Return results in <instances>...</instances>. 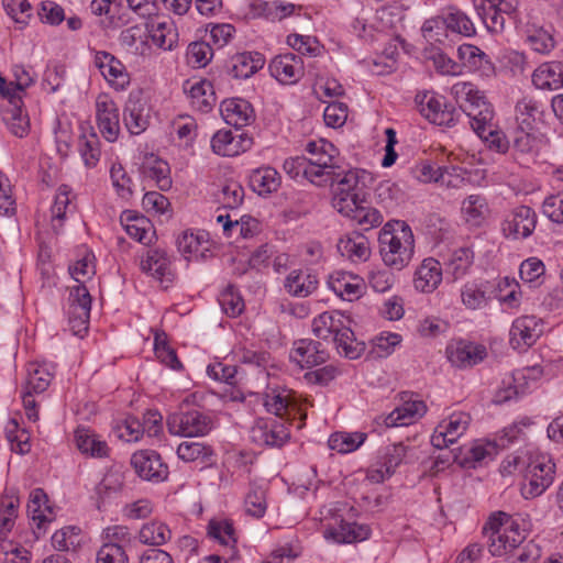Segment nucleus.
I'll use <instances>...</instances> for the list:
<instances>
[{
  "label": "nucleus",
  "mask_w": 563,
  "mask_h": 563,
  "mask_svg": "<svg viewBox=\"0 0 563 563\" xmlns=\"http://www.w3.org/2000/svg\"><path fill=\"white\" fill-rule=\"evenodd\" d=\"M466 221L479 224L488 211L486 199L481 195H471L462 203Z\"/></svg>",
  "instance_id": "a18cd8bd"
},
{
  "label": "nucleus",
  "mask_w": 563,
  "mask_h": 563,
  "mask_svg": "<svg viewBox=\"0 0 563 563\" xmlns=\"http://www.w3.org/2000/svg\"><path fill=\"white\" fill-rule=\"evenodd\" d=\"M49 373L38 366H30L27 369V378L25 383V390L34 394L43 393L49 385Z\"/></svg>",
  "instance_id": "bf43d9fd"
},
{
  "label": "nucleus",
  "mask_w": 563,
  "mask_h": 563,
  "mask_svg": "<svg viewBox=\"0 0 563 563\" xmlns=\"http://www.w3.org/2000/svg\"><path fill=\"white\" fill-rule=\"evenodd\" d=\"M537 213L528 206H519L504 220L501 230L506 238L527 239L537 225Z\"/></svg>",
  "instance_id": "9b49d317"
},
{
  "label": "nucleus",
  "mask_w": 563,
  "mask_h": 563,
  "mask_svg": "<svg viewBox=\"0 0 563 563\" xmlns=\"http://www.w3.org/2000/svg\"><path fill=\"white\" fill-rule=\"evenodd\" d=\"M177 455L185 462H210L213 451L210 446L199 442L184 441L177 448Z\"/></svg>",
  "instance_id": "37998d69"
},
{
  "label": "nucleus",
  "mask_w": 563,
  "mask_h": 563,
  "mask_svg": "<svg viewBox=\"0 0 563 563\" xmlns=\"http://www.w3.org/2000/svg\"><path fill=\"white\" fill-rule=\"evenodd\" d=\"M207 244L205 234H195L188 231L183 232L177 239V249L186 260H190L191 256L205 257L206 252L209 251Z\"/></svg>",
  "instance_id": "4c0bfd02"
},
{
  "label": "nucleus",
  "mask_w": 563,
  "mask_h": 563,
  "mask_svg": "<svg viewBox=\"0 0 563 563\" xmlns=\"http://www.w3.org/2000/svg\"><path fill=\"white\" fill-rule=\"evenodd\" d=\"M427 412V406L422 400H408L401 407H397L387 416L376 418L377 424H385L387 428L408 426L416 418H421Z\"/></svg>",
  "instance_id": "6ab92c4d"
},
{
  "label": "nucleus",
  "mask_w": 563,
  "mask_h": 563,
  "mask_svg": "<svg viewBox=\"0 0 563 563\" xmlns=\"http://www.w3.org/2000/svg\"><path fill=\"white\" fill-rule=\"evenodd\" d=\"M75 440L78 450L92 457H104L108 455L109 448L106 441H102L89 429L78 428L75 432Z\"/></svg>",
  "instance_id": "473e14b6"
},
{
  "label": "nucleus",
  "mask_w": 563,
  "mask_h": 563,
  "mask_svg": "<svg viewBox=\"0 0 563 563\" xmlns=\"http://www.w3.org/2000/svg\"><path fill=\"white\" fill-rule=\"evenodd\" d=\"M450 362L457 367H472L482 362L486 355V347L471 342H459L454 347L448 349Z\"/></svg>",
  "instance_id": "5701e85b"
},
{
  "label": "nucleus",
  "mask_w": 563,
  "mask_h": 563,
  "mask_svg": "<svg viewBox=\"0 0 563 563\" xmlns=\"http://www.w3.org/2000/svg\"><path fill=\"white\" fill-rule=\"evenodd\" d=\"M323 534L325 539H331L336 543H352L368 539L371 528L367 525L340 519L338 527L327 528Z\"/></svg>",
  "instance_id": "412c9836"
},
{
  "label": "nucleus",
  "mask_w": 563,
  "mask_h": 563,
  "mask_svg": "<svg viewBox=\"0 0 563 563\" xmlns=\"http://www.w3.org/2000/svg\"><path fill=\"white\" fill-rule=\"evenodd\" d=\"M287 44L300 54H308L309 56L320 54V45L316 37L290 34L287 36Z\"/></svg>",
  "instance_id": "69168bd1"
},
{
  "label": "nucleus",
  "mask_w": 563,
  "mask_h": 563,
  "mask_svg": "<svg viewBox=\"0 0 563 563\" xmlns=\"http://www.w3.org/2000/svg\"><path fill=\"white\" fill-rule=\"evenodd\" d=\"M521 424L529 426L530 422L527 420L520 423H514L505 428L495 440L473 446L468 450V456L465 457V462L481 463L486 459H493L498 453V450L506 449L523 434Z\"/></svg>",
  "instance_id": "6e6552de"
},
{
  "label": "nucleus",
  "mask_w": 563,
  "mask_h": 563,
  "mask_svg": "<svg viewBox=\"0 0 563 563\" xmlns=\"http://www.w3.org/2000/svg\"><path fill=\"white\" fill-rule=\"evenodd\" d=\"M5 432H7V439L11 443L12 451L20 453V454H25V453L30 452L31 444L29 442V437H27L25 430H22L19 433V424H18L16 420L11 419L8 422Z\"/></svg>",
  "instance_id": "5fc2aeb1"
},
{
  "label": "nucleus",
  "mask_w": 563,
  "mask_h": 563,
  "mask_svg": "<svg viewBox=\"0 0 563 563\" xmlns=\"http://www.w3.org/2000/svg\"><path fill=\"white\" fill-rule=\"evenodd\" d=\"M474 254L470 249L456 250L445 264V275L455 282L465 276L473 264Z\"/></svg>",
  "instance_id": "e433bc0d"
},
{
  "label": "nucleus",
  "mask_w": 563,
  "mask_h": 563,
  "mask_svg": "<svg viewBox=\"0 0 563 563\" xmlns=\"http://www.w3.org/2000/svg\"><path fill=\"white\" fill-rule=\"evenodd\" d=\"M95 64L104 79L117 90H123L130 84L129 74L120 59L108 52H98Z\"/></svg>",
  "instance_id": "ddd939ff"
},
{
  "label": "nucleus",
  "mask_w": 563,
  "mask_h": 563,
  "mask_svg": "<svg viewBox=\"0 0 563 563\" xmlns=\"http://www.w3.org/2000/svg\"><path fill=\"white\" fill-rule=\"evenodd\" d=\"M318 287V278L309 269L291 272L285 280L287 291L296 297H307Z\"/></svg>",
  "instance_id": "7c9ffc66"
},
{
  "label": "nucleus",
  "mask_w": 563,
  "mask_h": 563,
  "mask_svg": "<svg viewBox=\"0 0 563 563\" xmlns=\"http://www.w3.org/2000/svg\"><path fill=\"white\" fill-rule=\"evenodd\" d=\"M338 251L350 260L366 261L369 256L367 239L358 233L347 234L338 242Z\"/></svg>",
  "instance_id": "72a5a7b5"
},
{
  "label": "nucleus",
  "mask_w": 563,
  "mask_h": 563,
  "mask_svg": "<svg viewBox=\"0 0 563 563\" xmlns=\"http://www.w3.org/2000/svg\"><path fill=\"white\" fill-rule=\"evenodd\" d=\"M345 322L350 323V320L342 313L338 311H325L313 319L312 332L318 339L332 341L334 334H336Z\"/></svg>",
  "instance_id": "c85d7f7f"
},
{
  "label": "nucleus",
  "mask_w": 563,
  "mask_h": 563,
  "mask_svg": "<svg viewBox=\"0 0 563 563\" xmlns=\"http://www.w3.org/2000/svg\"><path fill=\"white\" fill-rule=\"evenodd\" d=\"M97 125L102 136L114 142L120 132L119 108L106 93H100L96 99Z\"/></svg>",
  "instance_id": "9d476101"
},
{
  "label": "nucleus",
  "mask_w": 563,
  "mask_h": 563,
  "mask_svg": "<svg viewBox=\"0 0 563 563\" xmlns=\"http://www.w3.org/2000/svg\"><path fill=\"white\" fill-rule=\"evenodd\" d=\"M328 358L329 354L322 347V344L310 339L296 341L290 351V360L302 368L323 364Z\"/></svg>",
  "instance_id": "4468645a"
},
{
  "label": "nucleus",
  "mask_w": 563,
  "mask_h": 563,
  "mask_svg": "<svg viewBox=\"0 0 563 563\" xmlns=\"http://www.w3.org/2000/svg\"><path fill=\"white\" fill-rule=\"evenodd\" d=\"M279 185V175L272 167L255 169L250 175L251 188L261 196L276 191Z\"/></svg>",
  "instance_id": "f704fd0d"
},
{
  "label": "nucleus",
  "mask_w": 563,
  "mask_h": 563,
  "mask_svg": "<svg viewBox=\"0 0 563 563\" xmlns=\"http://www.w3.org/2000/svg\"><path fill=\"white\" fill-rule=\"evenodd\" d=\"M269 71L282 84H295L303 75L301 57L292 53L276 56L269 64Z\"/></svg>",
  "instance_id": "2eb2a0df"
},
{
  "label": "nucleus",
  "mask_w": 563,
  "mask_h": 563,
  "mask_svg": "<svg viewBox=\"0 0 563 563\" xmlns=\"http://www.w3.org/2000/svg\"><path fill=\"white\" fill-rule=\"evenodd\" d=\"M366 438L363 432H335L330 435L329 448L339 453H350L358 449Z\"/></svg>",
  "instance_id": "a19ab883"
},
{
  "label": "nucleus",
  "mask_w": 563,
  "mask_h": 563,
  "mask_svg": "<svg viewBox=\"0 0 563 563\" xmlns=\"http://www.w3.org/2000/svg\"><path fill=\"white\" fill-rule=\"evenodd\" d=\"M250 433L253 442L271 448L283 446L290 437L288 428L278 418L256 419Z\"/></svg>",
  "instance_id": "1a4fd4ad"
},
{
  "label": "nucleus",
  "mask_w": 563,
  "mask_h": 563,
  "mask_svg": "<svg viewBox=\"0 0 563 563\" xmlns=\"http://www.w3.org/2000/svg\"><path fill=\"white\" fill-rule=\"evenodd\" d=\"M459 58L471 68H483L484 70L492 69V64L487 56L477 46L471 44H463L457 49Z\"/></svg>",
  "instance_id": "49530a36"
},
{
  "label": "nucleus",
  "mask_w": 563,
  "mask_h": 563,
  "mask_svg": "<svg viewBox=\"0 0 563 563\" xmlns=\"http://www.w3.org/2000/svg\"><path fill=\"white\" fill-rule=\"evenodd\" d=\"M542 114L541 104L532 97H522L516 104L517 126L527 131H536L537 120Z\"/></svg>",
  "instance_id": "2f4dec72"
},
{
  "label": "nucleus",
  "mask_w": 563,
  "mask_h": 563,
  "mask_svg": "<svg viewBox=\"0 0 563 563\" xmlns=\"http://www.w3.org/2000/svg\"><path fill=\"white\" fill-rule=\"evenodd\" d=\"M320 148V153L308 159V165L313 167L340 169L341 167L335 161L338 155L335 146L330 142H323V145Z\"/></svg>",
  "instance_id": "13d9d810"
},
{
  "label": "nucleus",
  "mask_w": 563,
  "mask_h": 563,
  "mask_svg": "<svg viewBox=\"0 0 563 563\" xmlns=\"http://www.w3.org/2000/svg\"><path fill=\"white\" fill-rule=\"evenodd\" d=\"M212 55V48L206 42L190 43L187 49V58L189 63L198 67L206 66L211 60Z\"/></svg>",
  "instance_id": "774afa93"
},
{
  "label": "nucleus",
  "mask_w": 563,
  "mask_h": 563,
  "mask_svg": "<svg viewBox=\"0 0 563 563\" xmlns=\"http://www.w3.org/2000/svg\"><path fill=\"white\" fill-rule=\"evenodd\" d=\"M541 332L539 320L534 316H523L514 321L510 329V340L517 342V344H520L521 341L525 345L531 346Z\"/></svg>",
  "instance_id": "bb28decb"
},
{
  "label": "nucleus",
  "mask_w": 563,
  "mask_h": 563,
  "mask_svg": "<svg viewBox=\"0 0 563 563\" xmlns=\"http://www.w3.org/2000/svg\"><path fill=\"white\" fill-rule=\"evenodd\" d=\"M379 253L385 265L401 271L411 261L415 238L410 227L400 220L387 222L379 232Z\"/></svg>",
  "instance_id": "7ed1b4c3"
},
{
  "label": "nucleus",
  "mask_w": 563,
  "mask_h": 563,
  "mask_svg": "<svg viewBox=\"0 0 563 563\" xmlns=\"http://www.w3.org/2000/svg\"><path fill=\"white\" fill-rule=\"evenodd\" d=\"M2 120L9 131L18 137H23L29 133L30 120L26 113H23L22 97H13L8 103H0Z\"/></svg>",
  "instance_id": "a211bd4d"
},
{
  "label": "nucleus",
  "mask_w": 563,
  "mask_h": 563,
  "mask_svg": "<svg viewBox=\"0 0 563 563\" xmlns=\"http://www.w3.org/2000/svg\"><path fill=\"white\" fill-rule=\"evenodd\" d=\"M208 536L217 539L221 544L229 545L235 543V530L233 523L229 519H212L208 525Z\"/></svg>",
  "instance_id": "de8ad7c7"
},
{
  "label": "nucleus",
  "mask_w": 563,
  "mask_h": 563,
  "mask_svg": "<svg viewBox=\"0 0 563 563\" xmlns=\"http://www.w3.org/2000/svg\"><path fill=\"white\" fill-rule=\"evenodd\" d=\"M78 534L77 527H65L53 534L52 545L58 551L75 549L79 544Z\"/></svg>",
  "instance_id": "4d7b16f0"
},
{
  "label": "nucleus",
  "mask_w": 563,
  "mask_h": 563,
  "mask_svg": "<svg viewBox=\"0 0 563 563\" xmlns=\"http://www.w3.org/2000/svg\"><path fill=\"white\" fill-rule=\"evenodd\" d=\"M253 140L245 133L233 134L230 130H220L211 139L212 151L222 156H235L247 151Z\"/></svg>",
  "instance_id": "f3484780"
},
{
  "label": "nucleus",
  "mask_w": 563,
  "mask_h": 563,
  "mask_svg": "<svg viewBox=\"0 0 563 563\" xmlns=\"http://www.w3.org/2000/svg\"><path fill=\"white\" fill-rule=\"evenodd\" d=\"M442 280L440 263L432 258H426L418 267L415 276V287L422 292H432Z\"/></svg>",
  "instance_id": "b1692460"
},
{
  "label": "nucleus",
  "mask_w": 563,
  "mask_h": 563,
  "mask_svg": "<svg viewBox=\"0 0 563 563\" xmlns=\"http://www.w3.org/2000/svg\"><path fill=\"white\" fill-rule=\"evenodd\" d=\"M452 92L457 99H465L466 103L463 106L462 111L467 117L468 123L477 135L484 134L487 129L493 126V107L472 84L457 82L452 87Z\"/></svg>",
  "instance_id": "39448f33"
},
{
  "label": "nucleus",
  "mask_w": 563,
  "mask_h": 563,
  "mask_svg": "<svg viewBox=\"0 0 563 563\" xmlns=\"http://www.w3.org/2000/svg\"><path fill=\"white\" fill-rule=\"evenodd\" d=\"M97 563H129V559L122 545L108 542L99 549Z\"/></svg>",
  "instance_id": "0e129e2a"
},
{
  "label": "nucleus",
  "mask_w": 563,
  "mask_h": 563,
  "mask_svg": "<svg viewBox=\"0 0 563 563\" xmlns=\"http://www.w3.org/2000/svg\"><path fill=\"white\" fill-rule=\"evenodd\" d=\"M219 303L223 312L229 317H236L244 309V301L241 296L234 291L233 286H229L220 295Z\"/></svg>",
  "instance_id": "e2e57ef3"
},
{
  "label": "nucleus",
  "mask_w": 563,
  "mask_h": 563,
  "mask_svg": "<svg viewBox=\"0 0 563 563\" xmlns=\"http://www.w3.org/2000/svg\"><path fill=\"white\" fill-rule=\"evenodd\" d=\"M194 103L203 112H208L216 103L213 86L208 80H200L191 85L189 89Z\"/></svg>",
  "instance_id": "79ce46f5"
},
{
  "label": "nucleus",
  "mask_w": 563,
  "mask_h": 563,
  "mask_svg": "<svg viewBox=\"0 0 563 563\" xmlns=\"http://www.w3.org/2000/svg\"><path fill=\"white\" fill-rule=\"evenodd\" d=\"M264 64L265 58L261 53L244 52L232 57L229 73L234 78L245 79L262 69Z\"/></svg>",
  "instance_id": "a878e982"
},
{
  "label": "nucleus",
  "mask_w": 563,
  "mask_h": 563,
  "mask_svg": "<svg viewBox=\"0 0 563 563\" xmlns=\"http://www.w3.org/2000/svg\"><path fill=\"white\" fill-rule=\"evenodd\" d=\"M421 32L428 42L443 43L448 37L444 16H434L424 21Z\"/></svg>",
  "instance_id": "864d4df0"
},
{
  "label": "nucleus",
  "mask_w": 563,
  "mask_h": 563,
  "mask_svg": "<svg viewBox=\"0 0 563 563\" xmlns=\"http://www.w3.org/2000/svg\"><path fill=\"white\" fill-rule=\"evenodd\" d=\"M220 112L223 120L236 130L249 125L254 120V110L251 103L240 98L222 101Z\"/></svg>",
  "instance_id": "aec40b11"
},
{
  "label": "nucleus",
  "mask_w": 563,
  "mask_h": 563,
  "mask_svg": "<svg viewBox=\"0 0 563 563\" xmlns=\"http://www.w3.org/2000/svg\"><path fill=\"white\" fill-rule=\"evenodd\" d=\"M329 287L344 300L352 301L362 295L363 279L347 272H334L329 277Z\"/></svg>",
  "instance_id": "4be33fe9"
},
{
  "label": "nucleus",
  "mask_w": 563,
  "mask_h": 563,
  "mask_svg": "<svg viewBox=\"0 0 563 563\" xmlns=\"http://www.w3.org/2000/svg\"><path fill=\"white\" fill-rule=\"evenodd\" d=\"M47 501V496L42 488H35L30 495V501L27 504V512L31 518L36 521L37 527L42 528V525L46 521H51L42 510V506Z\"/></svg>",
  "instance_id": "052dcab7"
},
{
  "label": "nucleus",
  "mask_w": 563,
  "mask_h": 563,
  "mask_svg": "<svg viewBox=\"0 0 563 563\" xmlns=\"http://www.w3.org/2000/svg\"><path fill=\"white\" fill-rule=\"evenodd\" d=\"M125 231L129 236L140 243L148 244L152 241L151 224L144 217H128Z\"/></svg>",
  "instance_id": "603ef678"
},
{
  "label": "nucleus",
  "mask_w": 563,
  "mask_h": 563,
  "mask_svg": "<svg viewBox=\"0 0 563 563\" xmlns=\"http://www.w3.org/2000/svg\"><path fill=\"white\" fill-rule=\"evenodd\" d=\"M131 464L136 474L146 481L162 482L168 476V467L163 463L161 455L151 450L135 452L131 457Z\"/></svg>",
  "instance_id": "f8f14e48"
},
{
  "label": "nucleus",
  "mask_w": 563,
  "mask_h": 563,
  "mask_svg": "<svg viewBox=\"0 0 563 563\" xmlns=\"http://www.w3.org/2000/svg\"><path fill=\"white\" fill-rule=\"evenodd\" d=\"M123 486V475L117 471H109L96 486V495L98 498L97 507L101 509V505L112 496L117 495Z\"/></svg>",
  "instance_id": "ea45409f"
},
{
  "label": "nucleus",
  "mask_w": 563,
  "mask_h": 563,
  "mask_svg": "<svg viewBox=\"0 0 563 563\" xmlns=\"http://www.w3.org/2000/svg\"><path fill=\"white\" fill-rule=\"evenodd\" d=\"M448 32L460 34L463 36L475 35V26L470 18L462 11L450 12L444 16Z\"/></svg>",
  "instance_id": "09e8293b"
},
{
  "label": "nucleus",
  "mask_w": 563,
  "mask_h": 563,
  "mask_svg": "<svg viewBox=\"0 0 563 563\" xmlns=\"http://www.w3.org/2000/svg\"><path fill=\"white\" fill-rule=\"evenodd\" d=\"M545 267L542 261L530 257L520 265V277L525 283L539 285L540 278L544 275Z\"/></svg>",
  "instance_id": "680f3d73"
},
{
  "label": "nucleus",
  "mask_w": 563,
  "mask_h": 563,
  "mask_svg": "<svg viewBox=\"0 0 563 563\" xmlns=\"http://www.w3.org/2000/svg\"><path fill=\"white\" fill-rule=\"evenodd\" d=\"M347 322L334 334L332 342L340 355L350 360L358 358L365 351V343L357 341Z\"/></svg>",
  "instance_id": "c756f323"
},
{
  "label": "nucleus",
  "mask_w": 563,
  "mask_h": 563,
  "mask_svg": "<svg viewBox=\"0 0 563 563\" xmlns=\"http://www.w3.org/2000/svg\"><path fill=\"white\" fill-rule=\"evenodd\" d=\"M172 537L169 528L161 521L145 523L139 531V540L143 544L159 547L165 544Z\"/></svg>",
  "instance_id": "58836bf2"
},
{
  "label": "nucleus",
  "mask_w": 563,
  "mask_h": 563,
  "mask_svg": "<svg viewBox=\"0 0 563 563\" xmlns=\"http://www.w3.org/2000/svg\"><path fill=\"white\" fill-rule=\"evenodd\" d=\"M169 264L170 262L166 252L155 249L147 252V256L142 261L141 266L144 272L148 273L161 283H170L173 274Z\"/></svg>",
  "instance_id": "cd10ccee"
},
{
  "label": "nucleus",
  "mask_w": 563,
  "mask_h": 563,
  "mask_svg": "<svg viewBox=\"0 0 563 563\" xmlns=\"http://www.w3.org/2000/svg\"><path fill=\"white\" fill-rule=\"evenodd\" d=\"M532 82L538 89H560L563 87V63H543L534 70Z\"/></svg>",
  "instance_id": "393cba45"
},
{
  "label": "nucleus",
  "mask_w": 563,
  "mask_h": 563,
  "mask_svg": "<svg viewBox=\"0 0 563 563\" xmlns=\"http://www.w3.org/2000/svg\"><path fill=\"white\" fill-rule=\"evenodd\" d=\"M462 302L467 309H481L487 305L485 291L474 283L464 285L461 291Z\"/></svg>",
  "instance_id": "6e6d98bb"
},
{
  "label": "nucleus",
  "mask_w": 563,
  "mask_h": 563,
  "mask_svg": "<svg viewBox=\"0 0 563 563\" xmlns=\"http://www.w3.org/2000/svg\"><path fill=\"white\" fill-rule=\"evenodd\" d=\"M91 297L86 286L80 283L69 292L68 323L74 335L84 336L88 331Z\"/></svg>",
  "instance_id": "0eeeda50"
},
{
  "label": "nucleus",
  "mask_w": 563,
  "mask_h": 563,
  "mask_svg": "<svg viewBox=\"0 0 563 563\" xmlns=\"http://www.w3.org/2000/svg\"><path fill=\"white\" fill-rule=\"evenodd\" d=\"M527 42L534 52L540 54H549L555 47L553 34L541 26L527 30Z\"/></svg>",
  "instance_id": "c03bdc74"
},
{
  "label": "nucleus",
  "mask_w": 563,
  "mask_h": 563,
  "mask_svg": "<svg viewBox=\"0 0 563 563\" xmlns=\"http://www.w3.org/2000/svg\"><path fill=\"white\" fill-rule=\"evenodd\" d=\"M123 121L131 134L139 135L148 125V110L140 91L131 92L124 107Z\"/></svg>",
  "instance_id": "dca6fc26"
},
{
  "label": "nucleus",
  "mask_w": 563,
  "mask_h": 563,
  "mask_svg": "<svg viewBox=\"0 0 563 563\" xmlns=\"http://www.w3.org/2000/svg\"><path fill=\"white\" fill-rule=\"evenodd\" d=\"M245 511L254 518H262L266 512L265 490L255 486L250 489L244 500Z\"/></svg>",
  "instance_id": "8fccbe9b"
},
{
  "label": "nucleus",
  "mask_w": 563,
  "mask_h": 563,
  "mask_svg": "<svg viewBox=\"0 0 563 563\" xmlns=\"http://www.w3.org/2000/svg\"><path fill=\"white\" fill-rule=\"evenodd\" d=\"M522 472L521 495L526 499L541 496L552 484L555 476V463L545 456L523 459L517 454L508 455L501 464L503 475Z\"/></svg>",
  "instance_id": "f03ea898"
},
{
  "label": "nucleus",
  "mask_w": 563,
  "mask_h": 563,
  "mask_svg": "<svg viewBox=\"0 0 563 563\" xmlns=\"http://www.w3.org/2000/svg\"><path fill=\"white\" fill-rule=\"evenodd\" d=\"M468 423L470 416L467 413H453L448 420L442 421L438 426V430L442 429L455 443L456 440L466 431Z\"/></svg>",
  "instance_id": "3c124183"
},
{
  "label": "nucleus",
  "mask_w": 563,
  "mask_h": 563,
  "mask_svg": "<svg viewBox=\"0 0 563 563\" xmlns=\"http://www.w3.org/2000/svg\"><path fill=\"white\" fill-rule=\"evenodd\" d=\"M334 176L336 187L333 191L332 206L341 214L354 220L364 231L382 224L383 216L378 210L368 206L362 188L357 172H339Z\"/></svg>",
  "instance_id": "f257e3e1"
},
{
  "label": "nucleus",
  "mask_w": 563,
  "mask_h": 563,
  "mask_svg": "<svg viewBox=\"0 0 563 563\" xmlns=\"http://www.w3.org/2000/svg\"><path fill=\"white\" fill-rule=\"evenodd\" d=\"M167 428L175 435L201 437L212 429V420L208 415L196 409L174 412L167 418Z\"/></svg>",
  "instance_id": "423d86ee"
},
{
  "label": "nucleus",
  "mask_w": 563,
  "mask_h": 563,
  "mask_svg": "<svg viewBox=\"0 0 563 563\" xmlns=\"http://www.w3.org/2000/svg\"><path fill=\"white\" fill-rule=\"evenodd\" d=\"M145 31L152 42L163 49H172L176 43L177 34L172 25L167 22L151 20L145 23Z\"/></svg>",
  "instance_id": "c9c22d12"
},
{
  "label": "nucleus",
  "mask_w": 563,
  "mask_h": 563,
  "mask_svg": "<svg viewBox=\"0 0 563 563\" xmlns=\"http://www.w3.org/2000/svg\"><path fill=\"white\" fill-rule=\"evenodd\" d=\"M347 106L343 102L332 101L329 102L323 111V119L328 126L339 128L342 126L347 119Z\"/></svg>",
  "instance_id": "338daca9"
},
{
  "label": "nucleus",
  "mask_w": 563,
  "mask_h": 563,
  "mask_svg": "<svg viewBox=\"0 0 563 563\" xmlns=\"http://www.w3.org/2000/svg\"><path fill=\"white\" fill-rule=\"evenodd\" d=\"M483 533L488 538V550L494 556L509 554L525 542L519 523L504 511H497L488 518Z\"/></svg>",
  "instance_id": "20e7f679"
}]
</instances>
